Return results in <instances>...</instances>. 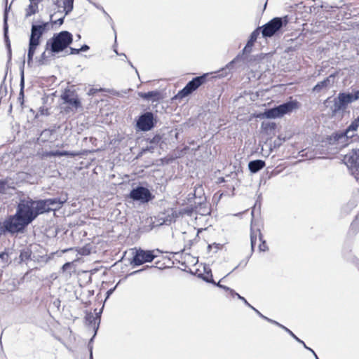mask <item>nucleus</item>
Masks as SVG:
<instances>
[{
    "instance_id": "f257e3e1",
    "label": "nucleus",
    "mask_w": 359,
    "mask_h": 359,
    "mask_svg": "<svg viewBox=\"0 0 359 359\" xmlns=\"http://www.w3.org/2000/svg\"><path fill=\"white\" fill-rule=\"evenodd\" d=\"M37 200L27 198L18 203L16 212L8 216L1 224V233L15 234L22 233L39 215H41Z\"/></svg>"
},
{
    "instance_id": "f03ea898",
    "label": "nucleus",
    "mask_w": 359,
    "mask_h": 359,
    "mask_svg": "<svg viewBox=\"0 0 359 359\" xmlns=\"http://www.w3.org/2000/svg\"><path fill=\"white\" fill-rule=\"evenodd\" d=\"M359 100V90H353L352 93H339L337 97L330 101H325L327 107H329L334 115L340 111L345 110L349 104Z\"/></svg>"
},
{
    "instance_id": "7ed1b4c3",
    "label": "nucleus",
    "mask_w": 359,
    "mask_h": 359,
    "mask_svg": "<svg viewBox=\"0 0 359 359\" xmlns=\"http://www.w3.org/2000/svg\"><path fill=\"white\" fill-rule=\"evenodd\" d=\"M73 41L72 34L67 31H62L54 34L46 43V50L52 53H58L66 49Z\"/></svg>"
},
{
    "instance_id": "20e7f679",
    "label": "nucleus",
    "mask_w": 359,
    "mask_h": 359,
    "mask_svg": "<svg viewBox=\"0 0 359 359\" xmlns=\"http://www.w3.org/2000/svg\"><path fill=\"white\" fill-rule=\"evenodd\" d=\"M48 27V22L32 25L27 53V62L29 65L32 61L36 49L40 44V39L46 31Z\"/></svg>"
},
{
    "instance_id": "39448f33",
    "label": "nucleus",
    "mask_w": 359,
    "mask_h": 359,
    "mask_svg": "<svg viewBox=\"0 0 359 359\" xmlns=\"http://www.w3.org/2000/svg\"><path fill=\"white\" fill-rule=\"evenodd\" d=\"M288 23L287 16L276 17L271 19L267 23L259 27L262 29V34L264 38L271 37L275 35L283 26Z\"/></svg>"
},
{
    "instance_id": "423d86ee",
    "label": "nucleus",
    "mask_w": 359,
    "mask_h": 359,
    "mask_svg": "<svg viewBox=\"0 0 359 359\" xmlns=\"http://www.w3.org/2000/svg\"><path fill=\"white\" fill-rule=\"evenodd\" d=\"M296 108H297V102L289 101L276 107L266 110L263 114V116L266 118L282 117L285 114L292 112Z\"/></svg>"
},
{
    "instance_id": "0eeeda50",
    "label": "nucleus",
    "mask_w": 359,
    "mask_h": 359,
    "mask_svg": "<svg viewBox=\"0 0 359 359\" xmlns=\"http://www.w3.org/2000/svg\"><path fill=\"white\" fill-rule=\"evenodd\" d=\"M135 252L130 264L133 266H139L144 263L151 262L156 257L154 250H145L142 248H135Z\"/></svg>"
},
{
    "instance_id": "6e6552de",
    "label": "nucleus",
    "mask_w": 359,
    "mask_h": 359,
    "mask_svg": "<svg viewBox=\"0 0 359 359\" xmlns=\"http://www.w3.org/2000/svg\"><path fill=\"white\" fill-rule=\"evenodd\" d=\"M67 197L53 198L48 199L37 200L39 209L41 213L55 211L60 209L62 205L67 201Z\"/></svg>"
},
{
    "instance_id": "1a4fd4ad",
    "label": "nucleus",
    "mask_w": 359,
    "mask_h": 359,
    "mask_svg": "<svg viewBox=\"0 0 359 359\" xmlns=\"http://www.w3.org/2000/svg\"><path fill=\"white\" fill-rule=\"evenodd\" d=\"M344 162L351 170L355 179L359 181V148L353 149L351 153L346 154Z\"/></svg>"
},
{
    "instance_id": "9d476101",
    "label": "nucleus",
    "mask_w": 359,
    "mask_h": 359,
    "mask_svg": "<svg viewBox=\"0 0 359 359\" xmlns=\"http://www.w3.org/2000/svg\"><path fill=\"white\" fill-rule=\"evenodd\" d=\"M129 197L135 201L146 203L151 201L154 198V196L147 188L137 186L130 191Z\"/></svg>"
},
{
    "instance_id": "9b49d317",
    "label": "nucleus",
    "mask_w": 359,
    "mask_h": 359,
    "mask_svg": "<svg viewBox=\"0 0 359 359\" xmlns=\"http://www.w3.org/2000/svg\"><path fill=\"white\" fill-rule=\"evenodd\" d=\"M205 81V75L196 76L191 81H189L188 83L179 91L176 97L183 98L191 94L194 91H195L198 87H200Z\"/></svg>"
},
{
    "instance_id": "f8f14e48",
    "label": "nucleus",
    "mask_w": 359,
    "mask_h": 359,
    "mask_svg": "<svg viewBox=\"0 0 359 359\" xmlns=\"http://www.w3.org/2000/svg\"><path fill=\"white\" fill-rule=\"evenodd\" d=\"M155 126V120L152 112H144L141 114L136 123V127L142 131H149Z\"/></svg>"
},
{
    "instance_id": "ddd939ff",
    "label": "nucleus",
    "mask_w": 359,
    "mask_h": 359,
    "mask_svg": "<svg viewBox=\"0 0 359 359\" xmlns=\"http://www.w3.org/2000/svg\"><path fill=\"white\" fill-rule=\"evenodd\" d=\"M351 138H352V137L344 130L334 133L330 137V143L336 144L338 147L341 148L348 144Z\"/></svg>"
},
{
    "instance_id": "4468645a",
    "label": "nucleus",
    "mask_w": 359,
    "mask_h": 359,
    "mask_svg": "<svg viewBox=\"0 0 359 359\" xmlns=\"http://www.w3.org/2000/svg\"><path fill=\"white\" fill-rule=\"evenodd\" d=\"M62 100L64 103L68 104L75 109L81 107V102L76 95L74 92L67 90L61 95Z\"/></svg>"
},
{
    "instance_id": "2eb2a0df",
    "label": "nucleus",
    "mask_w": 359,
    "mask_h": 359,
    "mask_svg": "<svg viewBox=\"0 0 359 359\" xmlns=\"http://www.w3.org/2000/svg\"><path fill=\"white\" fill-rule=\"evenodd\" d=\"M43 0H29V4L25 8V18L36 14L39 12V4Z\"/></svg>"
},
{
    "instance_id": "dca6fc26",
    "label": "nucleus",
    "mask_w": 359,
    "mask_h": 359,
    "mask_svg": "<svg viewBox=\"0 0 359 359\" xmlns=\"http://www.w3.org/2000/svg\"><path fill=\"white\" fill-rule=\"evenodd\" d=\"M260 34L259 28H257L255 29L250 34V39L248 41L245 46L243 50V54L249 53L252 50V47L254 45V43L256 41L258 36Z\"/></svg>"
},
{
    "instance_id": "f3484780",
    "label": "nucleus",
    "mask_w": 359,
    "mask_h": 359,
    "mask_svg": "<svg viewBox=\"0 0 359 359\" xmlns=\"http://www.w3.org/2000/svg\"><path fill=\"white\" fill-rule=\"evenodd\" d=\"M265 166V162L262 160L251 161L248 163V168L252 173H256Z\"/></svg>"
},
{
    "instance_id": "a211bd4d",
    "label": "nucleus",
    "mask_w": 359,
    "mask_h": 359,
    "mask_svg": "<svg viewBox=\"0 0 359 359\" xmlns=\"http://www.w3.org/2000/svg\"><path fill=\"white\" fill-rule=\"evenodd\" d=\"M55 132V130L54 129H45L41 133L38 140L42 142H48L50 140Z\"/></svg>"
},
{
    "instance_id": "6ab92c4d",
    "label": "nucleus",
    "mask_w": 359,
    "mask_h": 359,
    "mask_svg": "<svg viewBox=\"0 0 359 359\" xmlns=\"http://www.w3.org/2000/svg\"><path fill=\"white\" fill-rule=\"evenodd\" d=\"M77 155V153L70 151H52L48 154L49 156H71L74 157Z\"/></svg>"
},
{
    "instance_id": "aec40b11",
    "label": "nucleus",
    "mask_w": 359,
    "mask_h": 359,
    "mask_svg": "<svg viewBox=\"0 0 359 359\" xmlns=\"http://www.w3.org/2000/svg\"><path fill=\"white\" fill-rule=\"evenodd\" d=\"M332 76H330L329 77L325 79L323 81L318 82L313 88V90L315 92H320L322 89L327 88L330 85L331 81L330 79Z\"/></svg>"
},
{
    "instance_id": "412c9836",
    "label": "nucleus",
    "mask_w": 359,
    "mask_h": 359,
    "mask_svg": "<svg viewBox=\"0 0 359 359\" xmlns=\"http://www.w3.org/2000/svg\"><path fill=\"white\" fill-rule=\"evenodd\" d=\"M32 251L29 249H23L20 251L19 263L27 262L31 259Z\"/></svg>"
},
{
    "instance_id": "4be33fe9",
    "label": "nucleus",
    "mask_w": 359,
    "mask_h": 359,
    "mask_svg": "<svg viewBox=\"0 0 359 359\" xmlns=\"http://www.w3.org/2000/svg\"><path fill=\"white\" fill-rule=\"evenodd\" d=\"M8 13H7V8H6L4 15V35L5 40L7 43V46L10 48V43L8 36Z\"/></svg>"
},
{
    "instance_id": "5701e85b",
    "label": "nucleus",
    "mask_w": 359,
    "mask_h": 359,
    "mask_svg": "<svg viewBox=\"0 0 359 359\" xmlns=\"http://www.w3.org/2000/svg\"><path fill=\"white\" fill-rule=\"evenodd\" d=\"M24 86H25V77H24V71H21L20 74V90L18 97V101L21 105L24 103Z\"/></svg>"
},
{
    "instance_id": "b1692460",
    "label": "nucleus",
    "mask_w": 359,
    "mask_h": 359,
    "mask_svg": "<svg viewBox=\"0 0 359 359\" xmlns=\"http://www.w3.org/2000/svg\"><path fill=\"white\" fill-rule=\"evenodd\" d=\"M359 123L355 120L348 126V128L344 131L353 137L355 135V133L357 131Z\"/></svg>"
},
{
    "instance_id": "393cba45",
    "label": "nucleus",
    "mask_w": 359,
    "mask_h": 359,
    "mask_svg": "<svg viewBox=\"0 0 359 359\" xmlns=\"http://www.w3.org/2000/svg\"><path fill=\"white\" fill-rule=\"evenodd\" d=\"M11 188L13 189L14 187L9 184L8 179L0 180V194H6L7 190Z\"/></svg>"
},
{
    "instance_id": "a878e982",
    "label": "nucleus",
    "mask_w": 359,
    "mask_h": 359,
    "mask_svg": "<svg viewBox=\"0 0 359 359\" xmlns=\"http://www.w3.org/2000/svg\"><path fill=\"white\" fill-rule=\"evenodd\" d=\"M74 0H64L63 7L65 11V15H68L73 9Z\"/></svg>"
},
{
    "instance_id": "bb28decb",
    "label": "nucleus",
    "mask_w": 359,
    "mask_h": 359,
    "mask_svg": "<svg viewBox=\"0 0 359 359\" xmlns=\"http://www.w3.org/2000/svg\"><path fill=\"white\" fill-rule=\"evenodd\" d=\"M159 93L158 91H149L147 93H139V96L144 100H150L152 97H158Z\"/></svg>"
},
{
    "instance_id": "cd10ccee",
    "label": "nucleus",
    "mask_w": 359,
    "mask_h": 359,
    "mask_svg": "<svg viewBox=\"0 0 359 359\" xmlns=\"http://www.w3.org/2000/svg\"><path fill=\"white\" fill-rule=\"evenodd\" d=\"M0 262L3 264V267L7 266L11 263L8 253L6 251L0 253Z\"/></svg>"
},
{
    "instance_id": "c85d7f7f",
    "label": "nucleus",
    "mask_w": 359,
    "mask_h": 359,
    "mask_svg": "<svg viewBox=\"0 0 359 359\" xmlns=\"http://www.w3.org/2000/svg\"><path fill=\"white\" fill-rule=\"evenodd\" d=\"M276 127V124L273 122H263L262 123V129L266 132L275 130Z\"/></svg>"
},
{
    "instance_id": "c756f323",
    "label": "nucleus",
    "mask_w": 359,
    "mask_h": 359,
    "mask_svg": "<svg viewBox=\"0 0 359 359\" xmlns=\"http://www.w3.org/2000/svg\"><path fill=\"white\" fill-rule=\"evenodd\" d=\"M102 313V309L99 311V313H96V316L95 317L92 313H89L86 316V320H88L90 323H92L93 321L98 320L97 324L100 323V315Z\"/></svg>"
},
{
    "instance_id": "7c9ffc66",
    "label": "nucleus",
    "mask_w": 359,
    "mask_h": 359,
    "mask_svg": "<svg viewBox=\"0 0 359 359\" xmlns=\"http://www.w3.org/2000/svg\"><path fill=\"white\" fill-rule=\"evenodd\" d=\"M259 240L260 241L261 243L259 245V250L261 252H264L268 249V247L266 245V243L265 241L262 240L261 233L259 232Z\"/></svg>"
},
{
    "instance_id": "2f4dec72",
    "label": "nucleus",
    "mask_w": 359,
    "mask_h": 359,
    "mask_svg": "<svg viewBox=\"0 0 359 359\" xmlns=\"http://www.w3.org/2000/svg\"><path fill=\"white\" fill-rule=\"evenodd\" d=\"M203 279L207 283H211L212 284H215V282L212 279V275L211 273V271L210 270L205 276H203Z\"/></svg>"
},
{
    "instance_id": "473e14b6",
    "label": "nucleus",
    "mask_w": 359,
    "mask_h": 359,
    "mask_svg": "<svg viewBox=\"0 0 359 359\" xmlns=\"http://www.w3.org/2000/svg\"><path fill=\"white\" fill-rule=\"evenodd\" d=\"M257 235H254L252 233H251V235H250V243H251V250H252V252L254 251V248H255V245L257 243Z\"/></svg>"
},
{
    "instance_id": "72a5a7b5",
    "label": "nucleus",
    "mask_w": 359,
    "mask_h": 359,
    "mask_svg": "<svg viewBox=\"0 0 359 359\" xmlns=\"http://www.w3.org/2000/svg\"><path fill=\"white\" fill-rule=\"evenodd\" d=\"M53 16V15H50V20H51V22H52L53 25L58 24L59 25H61L64 22L65 15L63 17L60 18L57 20H52Z\"/></svg>"
},
{
    "instance_id": "f704fd0d",
    "label": "nucleus",
    "mask_w": 359,
    "mask_h": 359,
    "mask_svg": "<svg viewBox=\"0 0 359 359\" xmlns=\"http://www.w3.org/2000/svg\"><path fill=\"white\" fill-rule=\"evenodd\" d=\"M46 50L41 54V58L39 60V63L41 65H44L46 64V62L47 60V58L48 57V56L46 55Z\"/></svg>"
},
{
    "instance_id": "c9c22d12",
    "label": "nucleus",
    "mask_w": 359,
    "mask_h": 359,
    "mask_svg": "<svg viewBox=\"0 0 359 359\" xmlns=\"http://www.w3.org/2000/svg\"><path fill=\"white\" fill-rule=\"evenodd\" d=\"M285 331L289 333L297 342L303 343V341L299 339L288 328H285Z\"/></svg>"
},
{
    "instance_id": "e433bc0d",
    "label": "nucleus",
    "mask_w": 359,
    "mask_h": 359,
    "mask_svg": "<svg viewBox=\"0 0 359 359\" xmlns=\"http://www.w3.org/2000/svg\"><path fill=\"white\" fill-rule=\"evenodd\" d=\"M235 60H236V59L233 60H232L231 62H230L228 65H226V67H225L224 69H222V71H225V72H226V70L231 71V69H232V67H233V64L234 63Z\"/></svg>"
},
{
    "instance_id": "4c0bfd02",
    "label": "nucleus",
    "mask_w": 359,
    "mask_h": 359,
    "mask_svg": "<svg viewBox=\"0 0 359 359\" xmlns=\"http://www.w3.org/2000/svg\"><path fill=\"white\" fill-rule=\"evenodd\" d=\"M250 309H252L259 316H260L263 319H266V316H264L263 314H262L257 309H255L254 306H252L251 305V306H250Z\"/></svg>"
},
{
    "instance_id": "58836bf2",
    "label": "nucleus",
    "mask_w": 359,
    "mask_h": 359,
    "mask_svg": "<svg viewBox=\"0 0 359 359\" xmlns=\"http://www.w3.org/2000/svg\"><path fill=\"white\" fill-rule=\"evenodd\" d=\"M351 262L352 263H353L358 267V269H359V259L358 258H357L355 257H353L351 259Z\"/></svg>"
},
{
    "instance_id": "ea45409f",
    "label": "nucleus",
    "mask_w": 359,
    "mask_h": 359,
    "mask_svg": "<svg viewBox=\"0 0 359 359\" xmlns=\"http://www.w3.org/2000/svg\"><path fill=\"white\" fill-rule=\"evenodd\" d=\"M237 297L238 299H241V301H243L244 302V304L248 306V307L251 306V304L248 303V302L242 296H241L240 294H237Z\"/></svg>"
},
{
    "instance_id": "a19ab883",
    "label": "nucleus",
    "mask_w": 359,
    "mask_h": 359,
    "mask_svg": "<svg viewBox=\"0 0 359 359\" xmlns=\"http://www.w3.org/2000/svg\"><path fill=\"white\" fill-rule=\"evenodd\" d=\"M193 212L192 208H187L183 210V213L187 214V215L191 216Z\"/></svg>"
},
{
    "instance_id": "79ce46f5",
    "label": "nucleus",
    "mask_w": 359,
    "mask_h": 359,
    "mask_svg": "<svg viewBox=\"0 0 359 359\" xmlns=\"http://www.w3.org/2000/svg\"><path fill=\"white\" fill-rule=\"evenodd\" d=\"M79 53H80L79 48L77 49V48H70V53L69 54L76 55V54H79Z\"/></svg>"
},
{
    "instance_id": "37998d69",
    "label": "nucleus",
    "mask_w": 359,
    "mask_h": 359,
    "mask_svg": "<svg viewBox=\"0 0 359 359\" xmlns=\"http://www.w3.org/2000/svg\"><path fill=\"white\" fill-rule=\"evenodd\" d=\"M215 285H217V287H220V288H222V289L225 290L226 291H229V290H230V287H229L227 286H225V285H221L219 283V282L217 283H215Z\"/></svg>"
},
{
    "instance_id": "c03bdc74",
    "label": "nucleus",
    "mask_w": 359,
    "mask_h": 359,
    "mask_svg": "<svg viewBox=\"0 0 359 359\" xmlns=\"http://www.w3.org/2000/svg\"><path fill=\"white\" fill-rule=\"evenodd\" d=\"M88 50H89V46L88 45H83L80 48H79V50L80 52L81 51H87Z\"/></svg>"
},
{
    "instance_id": "a18cd8bd",
    "label": "nucleus",
    "mask_w": 359,
    "mask_h": 359,
    "mask_svg": "<svg viewBox=\"0 0 359 359\" xmlns=\"http://www.w3.org/2000/svg\"><path fill=\"white\" fill-rule=\"evenodd\" d=\"M265 320H267L268 322L274 324V325H279V323H278L277 321H275V320H273L272 319H270V318H269L267 317H266V318Z\"/></svg>"
},
{
    "instance_id": "49530a36",
    "label": "nucleus",
    "mask_w": 359,
    "mask_h": 359,
    "mask_svg": "<svg viewBox=\"0 0 359 359\" xmlns=\"http://www.w3.org/2000/svg\"><path fill=\"white\" fill-rule=\"evenodd\" d=\"M115 290V287L112 288V289H110L107 292V297H109L114 292V290Z\"/></svg>"
},
{
    "instance_id": "de8ad7c7",
    "label": "nucleus",
    "mask_w": 359,
    "mask_h": 359,
    "mask_svg": "<svg viewBox=\"0 0 359 359\" xmlns=\"http://www.w3.org/2000/svg\"><path fill=\"white\" fill-rule=\"evenodd\" d=\"M229 292H230V294L232 295V296H236L237 297V294H239L238 293L236 292L233 289L230 288V290H229Z\"/></svg>"
},
{
    "instance_id": "09e8293b",
    "label": "nucleus",
    "mask_w": 359,
    "mask_h": 359,
    "mask_svg": "<svg viewBox=\"0 0 359 359\" xmlns=\"http://www.w3.org/2000/svg\"><path fill=\"white\" fill-rule=\"evenodd\" d=\"M70 266V263L69 262H67L65 263L63 266H62V270L63 271H65L69 266Z\"/></svg>"
},
{
    "instance_id": "8fccbe9b",
    "label": "nucleus",
    "mask_w": 359,
    "mask_h": 359,
    "mask_svg": "<svg viewBox=\"0 0 359 359\" xmlns=\"http://www.w3.org/2000/svg\"><path fill=\"white\" fill-rule=\"evenodd\" d=\"M309 351H311L313 354L316 359H318V357L317 356L316 353L312 348H309Z\"/></svg>"
},
{
    "instance_id": "3c124183",
    "label": "nucleus",
    "mask_w": 359,
    "mask_h": 359,
    "mask_svg": "<svg viewBox=\"0 0 359 359\" xmlns=\"http://www.w3.org/2000/svg\"><path fill=\"white\" fill-rule=\"evenodd\" d=\"M143 270H144V269H140V270H137V271H135L132 272V273H130V275H133V274L138 273H140V272L142 271Z\"/></svg>"
},
{
    "instance_id": "603ef678",
    "label": "nucleus",
    "mask_w": 359,
    "mask_h": 359,
    "mask_svg": "<svg viewBox=\"0 0 359 359\" xmlns=\"http://www.w3.org/2000/svg\"><path fill=\"white\" fill-rule=\"evenodd\" d=\"M128 62L129 65H130L131 67H133V68H134V69H135L136 73L138 74V72H137V69H135V68L134 67V66L133 65L132 62H131L130 61H129V60L128 61Z\"/></svg>"
},
{
    "instance_id": "864d4df0",
    "label": "nucleus",
    "mask_w": 359,
    "mask_h": 359,
    "mask_svg": "<svg viewBox=\"0 0 359 359\" xmlns=\"http://www.w3.org/2000/svg\"><path fill=\"white\" fill-rule=\"evenodd\" d=\"M278 327H281L282 329H283L285 330V328H287L286 327H285L284 325H281L279 323V325H277Z\"/></svg>"
},
{
    "instance_id": "5fc2aeb1",
    "label": "nucleus",
    "mask_w": 359,
    "mask_h": 359,
    "mask_svg": "<svg viewBox=\"0 0 359 359\" xmlns=\"http://www.w3.org/2000/svg\"><path fill=\"white\" fill-rule=\"evenodd\" d=\"M301 344H303V346H304V347L305 348H306V349H308V350H309V347H308L304 341H303V343H301Z\"/></svg>"
},
{
    "instance_id": "6e6d98bb",
    "label": "nucleus",
    "mask_w": 359,
    "mask_h": 359,
    "mask_svg": "<svg viewBox=\"0 0 359 359\" xmlns=\"http://www.w3.org/2000/svg\"><path fill=\"white\" fill-rule=\"evenodd\" d=\"M356 224H357V221L355 220V221H354V222L352 223L351 226H352V227L353 228Z\"/></svg>"
},
{
    "instance_id": "4d7b16f0",
    "label": "nucleus",
    "mask_w": 359,
    "mask_h": 359,
    "mask_svg": "<svg viewBox=\"0 0 359 359\" xmlns=\"http://www.w3.org/2000/svg\"><path fill=\"white\" fill-rule=\"evenodd\" d=\"M90 359H93V353H92V351H90Z\"/></svg>"
},
{
    "instance_id": "13d9d810",
    "label": "nucleus",
    "mask_w": 359,
    "mask_h": 359,
    "mask_svg": "<svg viewBox=\"0 0 359 359\" xmlns=\"http://www.w3.org/2000/svg\"><path fill=\"white\" fill-rule=\"evenodd\" d=\"M103 13H104L106 15H107V16L109 17V15L107 14V13L104 10H103Z\"/></svg>"
},
{
    "instance_id": "bf43d9fd",
    "label": "nucleus",
    "mask_w": 359,
    "mask_h": 359,
    "mask_svg": "<svg viewBox=\"0 0 359 359\" xmlns=\"http://www.w3.org/2000/svg\"><path fill=\"white\" fill-rule=\"evenodd\" d=\"M93 93V89H91V90H90V93L91 94V93Z\"/></svg>"
},
{
    "instance_id": "052dcab7",
    "label": "nucleus",
    "mask_w": 359,
    "mask_h": 359,
    "mask_svg": "<svg viewBox=\"0 0 359 359\" xmlns=\"http://www.w3.org/2000/svg\"><path fill=\"white\" fill-rule=\"evenodd\" d=\"M355 120L359 123V116H358V118Z\"/></svg>"
},
{
    "instance_id": "680f3d73",
    "label": "nucleus",
    "mask_w": 359,
    "mask_h": 359,
    "mask_svg": "<svg viewBox=\"0 0 359 359\" xmlns=\"http://www.w3.org/2000/svg\"><path fill=\"white\" fill-rule=\"evenodd\" d=\"M121 55L124 56L125 57H126V54L123 53V54H121Z\"/></svg>"
},
{
    "instance_id": "e2e57ef3",
    "label": "nucleus",
    "mask_w": 359,
    "mask_h": 359,
    "mask_svg": "<svg viewBox=\"0 0 359 359\" xmlns=\"http://www.w3.org/2000/svg\"><path fill=\"white\" fill-rule=\"evenodd\" d=\"M114 52H115L117 55H118V52H117V50H114Z\"/></svg>"
}]
</instances>
